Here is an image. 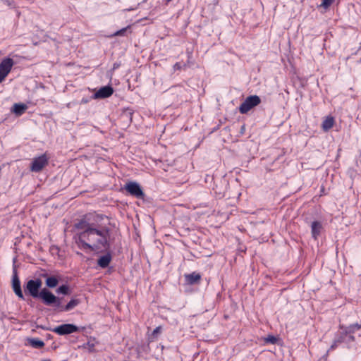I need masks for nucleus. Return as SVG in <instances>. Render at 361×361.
<instances>
[{
  "label": "nucleus",
  "instance_id": "obj_1",
  "mask_svg": "<svg viewBox=\"0 0 361 361\" xmlns=\"http://www.w3.org/2000/svg\"><path fill=\"white\" fill-rule=\"evenodd\" d=\"M104 219L109 220L106 215L89 214L75 224V228L80 230L75 237L80 249L98 252L111 250V229L102 223Z\"/></svg>",
  "mask_w": 361,
  "mask_h": 361
},
{
  "label": "nucleus",
  "instance_id": "obj_2",
  "mask_svg": "<svg viewBox=\"0 0 361 361\" xmlns=\"http://www.w3.org/2000/svg\"><path fill=\"white\" fill-rule=\"evenodd\" d=\"M42 281L40 279L27 280L23 285L24 293L34 299H39L42 303L49 306L54 298V293L47 288H42Z\"/></svg>",
  "mask_w": 361,
  "mask_h": 361
},
{
  "label": "nucleus",
  "instance_id": "obj_3",
  "mask_svg": "<svg viewBox=\"0 0 361 361\" xmlns=\"http://www.w3.org/2000/svg\"><path fill=\"white\" fill-rule=\"evenodd\" d=\"M54 298L50 303V307H52L54 310L56 312H69L80 304L81 301L78 298H71L70 301L66 305L62 304V298L54 295Z\"/></svg>",
  "mask_w": 361,
  "mask_h": 361
},
{
  "label": "nucleus",
  "instance_id": "obj_4",
  "mask_svg": "<svg viewBox=\"0 0 361 361\" xmlns=\"http://www.w3.org/2000/svg\"><path fill=\"white\" fill-rule=\"evenodd\" d=\"M355 341V336H350L344 332L343 330H338L334 336V338L329 350L336 349L341 343H345L348 349L353 347V343Z\"/></svg>",
  "mask_w": 361,
  "mask_h": 361
},
{
  "label": "nucleus",
  "instance_id": "obj_5",
  "mask_svg": "<svg viewBox=\"0 0 361 361\" xmlns=\"http://www.w3.org/2000/svg\"><path fill=\"white\" fill-rule=\"evenodd\" d=\"M85 329L84 326H78L74 324H63L50 330L59 336H66L73 333L80 332Z\"/></svg>",
  "mask_w": 361,
  "mask_h": 361
},
{
  "label": "nucleus",
  "instance_id": "obj_6",
  "mask_svg": "<svg viewBox=\"0 0 361 361\" xmlns=\"http://www.w3.org/2000/svg\"><path fill=\"white\" fill-rule=\"evenodd\" d=\"M261 103V98L258 95H250L245 98L239 106V111L242 114H247L254 107Z\"/></svg>",
  "mask_w": 361,
  "mask_h": 361
},
{
  "label": "nucleus",
  "instance_id": "obj_7",
  "mask_svg": "<svg viewBox=\"0 0 361 361\" xmlns=\"http://www.w3.org/2000/svg\"><path fill=\"white\" fill-rule=\"evenodd\" d=\"M123 189L131 196L137 199H144L145 193L141 185L135 181H129L124 185Z\"/></svg>",
  "mask_w": 361,
  "mask_h": 361
},
{
  "label": "nucleus",
  "instance_id": "obj_8",
  "mask_svg": "<svg viewBox=\"0 0 361 361\" xmlns=\"http://www.w3.org/2000/svg\"><path fill=\"white\" fill-rule=\"evenodd\" d=\"M48 162L49 159L45 154L35 157L30 163V170L32 172H40L48 164Z\"/></svg>",
  "mask_w": 361,
  "mask_h": 361
},
{
  "label": "nucleus",
  "instance_id": "obj_9",
  "mask_svg": "<svg viewBox=\"0 0 361 361\" xmlns=\"http://www.w3.org/2000/svg\"><path fill=\"white\" fill-rule=\"evenodd\" d=\"M12 288L15 294L22 300H25L24 294L21 288L20 281L18 275V271L16 268L13 269L12 274Z\"/></svg>",
  "mask_w": 361,
  "mask_h": 361
},
{
  "label": "nucleus",
  "instance_id": "obj_10",
  "mask_svg": "<svg viewBox=\"0 0 361 361\" xmlns=\"http://www.w3.org/2000/svg\"><path fill=\"white\" fill-rule=\"evenodd\" d=\"M114 92L111 85H107L100 87L94 94L92 95L94 99H106L111 97Z\"/></svg>",
  "mask_w": 361,
  "mask_h": 361
},
{
  "label": "nucleus",
  "instance_id": "obj_11",
  "mask_svg": "<svg viewBox=\"0 0 361 361\" xmlns=\"http://www.w3.org/2000/svg\"><path fill=\"white\" fill-rule=\"evenodd\" d=\"M185 281L188 285H197L200 283L202 276L200 273L193 271L184 275Z\"/></svg>",
  "mask_w": 361,
  "mask_h": 361
},
{
  "label": "nucleus",
  "instance_id": "obj_12",
  "mask_svg": "<svg viewBox=\"0 0 361 361\" xmlns=\"http://www.w3.org/2000/svg\"><path fill=\"white\" fill-rule=\"evenodd\" d=\"M14 65L13 60L10 57H6L0 63V72L8 75Z\"/></svg>",
  "mask_w": 361,
  "mask_h": 361
},
{
  "label": "nucleus",
  "instance_id": "obj_13",
  "mask_svg": "<svg viewBox=\"0 0 361 361\" xmlns=\"http://www.w3.org/2000/svg\"><path fill=\"white\" fill-rule=\"evenodd\" d=\"M41 276L45 278V288L48 289L56 288L59 283V279L56 276H49L47 273H43Z\"/></svg>",
  "mask_w": 361,
  "mask_h": 361
},
{
  "label": "nucleus",
  "instance_id": "obj_14",
  "mask_svg": "<svg viewBox=\"0 0 361 361\" xmlns=\"http://www.w3.org/2000/svg\"><path fill=\"white\" fill-rule=\"evenodd\" d=\"M104 251L106 252V254L100 256L97 259V265L102 269L108 267L112 260V255L110 250Z\"/></svg>",
  "mask_w": 361,
  "mask_h": 361
},
{
  "label": "nucleus",
  "instance_id": "obj_15",
  "mask_svg": "<svg viewBox=\"0 0 361 361\" xmlns=\"http://www.w3.org/2000/svg\"><path fill=\"white\" fill-rule=\"evenodd\" d=\"M310 227L312 237L314 240H317L318 237L320 235L321 232L323 229L322 224L319 221H314L312 222Z\"/></svg>",
  "mask_w": 361,
  "mask_h": 361
},
{
  "label": "nucleus",
  "instance_id": "obj_16",
  "mask_svg": "<svg viewBox=\"0 0 361 361\" xmlns=\"http://www.w3.org/2000/svg\"><path fill=\"white\" fill-rule=\"evenodd\" d=\"M27 108V105L24 103H15L12 106L11 111L17 116H20L25 112Z\"/></svg>",
  "mask_w": 361,
  "mask_h": 361
},
{
  "label": "nucleus",
  "instance_id": "obj_17",
  "mask_svg": "<svg viewBox=\"0 0 361 361\" xmlns=\"http://www.w3.org/2000/svg\"><path fill=\"white\" fill-rule=\"evenodd\" d=\"M27 343L34 348L40 349L44 346V342L38 338H28Z\"/></svg>",
  "mask_w": 361,
  "mask_h": 361
},
{
  "label": "nucleus",
  "instance_id": "obj_18",
  "mask_svg": "<svg viewBox=\"0 0 361 361\" xmlns=\"http://www.w3.org/2000/svg\"><path fill=\"white\" fill-rule=\"evenodd\" d=\"M334 118L331 116L326 117L322 124V128L324 132L329 131L334 124Z\"/></svg>",
  "mask_w": 361,
  "mask_h": 361
},
{
  "label": "nucleus",
  "instance_id": "obj_19",
  "mask_svg": "<svg viewBox=\"0 0 361 361\" xmlns=\"http://www.w3.org/2000/svg\"><path fill=\"white\" fill-rule=\"evenodd\" d=\"M56 293L58 295H69L71 293V290L68 284H62L56 288Z\"/></svg>",
  "mask_w": 361,
  "mask_h": 361
},
{
  "label": "nucleus",
  "instance_id": "obj_20",
  "mask_svg": "<svg viewBox=\"0 0 361 361\" xmlns=\"http://www.w3.org/2000/svg\"><path fill=\"white\" fill-rule=\"evenodd\" d=\"M339 329L343 330L344 332H346V334L350 336H354V334L356 331L354 329V328L350 325L345 326L343 324H341V325H339Z\"/></svg>",
  "mask_w": 361,
  "mask_h": 361
},
{
  "label": "nucleus",
  "instance_id": "obj_21",
  "mask_svg": "<svg viewBox=\"0 0 361 361\" xmlns=\"http://www.w3.org/2000/svg\"><path fill=\"white\" fill-rule=\"evenodd\" d=\"M130 25H128L126 27H123L119 30H117L114 34L111 35V37H116V36H125L128 31L130 33Z\"/></svg>",
  "mask_w": 361,
  "mask_h": 361
},
{
  "label": "nucleus",
  "instance_id": "obj_22",
  "mask_svg": "<svg viewBox=\"0 0 361 361\" xmlns=\"http://www.w3.org/2000/svg\"><path fill=\"white\" fill-rule=\"evenodd\" d=\"M279 341V338L276 337L274 335H268L264 338V342L266 343L276 344Z\"/></svg>",
  "mask_w": 361,
  "mask_h": 361
},
{
  "label": "nucleus",
  "instance_id": "obj_23",
  "mask_svg": "<svg viewBox=\"0 0 361 361\" xmlns=\"http://www.w3.org/2000/svg\"><path fill=\"white\" fill-rule=\"evenodd\" d=\"M133 114V111L130 108H127L123 110L122 116L126 117V118H128L130 120V121L131 122Z\"/></svg>",
  "mask_w": 361,
  "mask_h": 361
},
{
  "label": "nucleus",
  "instance_id": "obj_24",
  "mask_svg": "<svg viewBox=\"0 0 361 361\" xmlns=\"http://www.w3.org/2000/svg\"><path fill=\"white\" fill-rule=\"evenodd\" d=\"M334 1V0H322L320 6L326 9L333 4Z\"/></svg>",
  "mask_w": 361,
  "mask_h": 361
},
{
  "label": "nucleus",
  "instance_id": "obj_25",
  "mask_svg": "<svg viewBox=\"0 0 361 361\" xmlns=\"http://www.w3.org/2000/svg\"><path fill=\"white\" fill-rule=\"evenodd\" d=\"M161 329H162V328H161V326H159L156 327V328L153 330V331H152V335H151L152 338H156L158 336V335L161 333Z\"/></svg>",
  "mask_w": 361,
  "mask_h": 361
},
{
  "label": "nucleus",
  "instance_id": "obj_26",
  "mask_svg": "<svg viewBox=\"0 0 361 361\" xmlns=\"http://www.w3.org/2000/svg\"><path fill=\"white\" fill-rule=\"evenodd\" d=\"M92 99H94L93 97H92V95L90 96V97H82L81 101H80V104H87L89 103Z\"/></svg>",
  "mask_w": 361,
  "mask_h": 361
},
{
  "label": "nucleus",
  "instance_id": "obj_27",
  "mask_svg": "<svg viewBox=\"0 0 361 361\" xmlns=\"http://www.w3.org/2000/svg\"><path fill=\"white\" fill-rule=\"evenodd\" d=\"M182 65L180 62H176L173 66V71H180L182 69Z\"/></svg>",
  "mask_w": 361,
  "mask_h": 361
},
{
  "label": "nucleus",
  "instance_id": "obj_28",
  "mask_svg": "<svg viewBox=\"0 0 361 361\" xmlns=\"http://www.w3.org/2000/svg\"><path fill=\"white\" fill-rule=\"evenodd\" d=\"M350 325L352 326L355 331H357L361 329V324L355 323Z\"/></svg>",
  "mask_w": 361,
  "mask_h": 361
},
{
  "label": "nucleus",
  "instance_id": "obj_29",
  "mask_svg": "<svg viewBox=\"0 0 361 361\" xmlns=\"http://www.w3.org/2000/svg\"><path fill=\"white\" fill-rule=\"evenodd\" d=\"M4 4L8 5V6H11L12 5V3H13V1L12 0H1Z\"/></svg>",
  "mask_w": 361,
  "mask_h": 361
},
{
  "label": "nucleus",
  "instance_id": "obj_30",
  "mask_svg": "<svg viewBox=\"0 0 361 361\" xmlns=\"http://www.w3.org/2000/svg\"><path fill=\"white\" fill-rule=\"evenodd\" d=\"M7 75L4 73L0 72V83L5 79Z\"/></svg>",
  "mask_w": 361,
  "mask_h": 361
},
{
  "label": "nucleus",
  "instance_id": "obj_31",
  "mask_svg": "<svg viewBox=\"0 0 361 361\" xmlns=\"http://www.w3.org/2000/svg\"><path fill=\"white\" fill-rule=\"evenodd\" d=\"M245 126L243 125L241 126L240 130V134H243L245 133Z\"/></svg>",
  "mask_w": 361,
  "mask_h": 361
},
{
  "label": "nucleus",
  "instance_id": "obj_32",
  "mask_svg": "<svg viewBox=\"0 0 361 361\" xmlns=\"http://www.w3.org/2000/svg\"><path fill=\"white\" fill-rule=\"evenodd\" d=\"M118 67H119V65H118V63H115L114 64V69H116V68H118Z\"/></svg>",
  "mask_w": 361,
  "mask_h": 361
},
{
  "label": "nucleus",
  "instance_id": "obj_33",
  "mask_svg": "<svg viewBox=\"0 0 361 361\" xmlns=\"http://www.w3.org/2000/svg\"><path fill=\"white\" fill-rule=\"evenodd\" d=\"M42 361H51L50 360H44Z\"/></svg>",
  "mask_w": 361,
  "mask_h": 361
},
{
  "label": "nucleus",
  "instance_id": "obj_34",
  "mask_svg": "<svg viewBox=\"0 0 361 361\" xmlns=\"http://www.w3.org/2000/svg\"><path fill=\"white\" fill-rule=\"evenodd\" d=\"M166 1H167V2H170V1H171L172 0H166Z\"/></svg>",
  "mask_w": 361,
  "mask_h": 361
},
{
  "label": "nucleus",
  "instance_id": "obj_35",
  "mask_svg": "<svg viewBox=\"0 0 361 361\" xmlns=\"http://www.w3.org/2000/svg\"><path fill=\"white\" fill-rule=\"evenodd\" d=\"M359 336H361V333L359 334Z\"/></svg>",
  "mask_w": 361,
  "mask_h": 361
},
{
  "label": "nucleus",
  "instance_id": "obj_36",
  "mask_svg": "<svg viewBox=\"0 0 361 361\" xmlns=\"http://www.w3.org/2000/svg\"><path fill=\"white\" fill-rule=\"evenodd\" d=\"M147 0H145L144 1H147Z\"/></svg>",
  "mask_w": 361,
  "mask_h": 361
}]
</instances>
